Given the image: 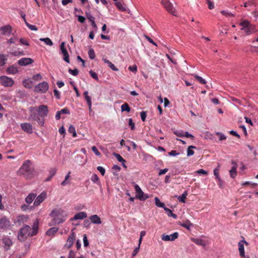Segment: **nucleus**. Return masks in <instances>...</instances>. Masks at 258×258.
Returning a JSON list of instances; mask_svg holds the SVG:
<instances>
[{
    "instance_id": "40",
    "label": "nucleus",
    "mask_w": 258,
    "mask_h": 258,
    "mask_svg": "<svg viewBox=\"0 0 258 258\" xmlns=\"http://www.w3.org/2000/svg\"><path fill=\"white\" fill-rule=\"evenodd\" d=\"M91 180L94 183H96L97 184L100 183V181H99L98 176L96 174H94L91 177Z\"/></svg>"
},
{
    "instance_id": "34",
    "label": "nucleus",
    "mask_w": 258,
    "mask_h": 258,
    "mask_svg": "<svg viewBox=\"0 0 258 258\" xmlns=\"http://www.w3.org/2000/svg\"><path fill=\"white\" fill-rule=\"evenodd\" d=\"M7 57L6 55L4 54H0V67L3 66L7 60Z\"/></svg>"
},
{
    "instance_id": "23",
    "label": "nucleus",
    "mask_w": 258,
    "mask_h": 258,
    "mask_svg": "<svg viewBox=\"0 0 258 258\" xmlns=\"http://www.w3.org/2000/svg\"><path fill=\"white\" fill-rule=\"evenodd\" d=\"M18 68L15 65H12L8 67L6 70L7 74H16L18 72Z\"/></svg>"
},
{
    "instance_id": "14",
    "label": "nucleus",
    "mask_w": 258,
    "mask_h": 258,
    "mask_svg": "<svg viewBox=\"0 0 258 258\" xmlns=\"http://www.w3.org/2000/svg\"><path fill=\"white\" fill-rule=\"evenodd\" d=\"M46 193H41L35 199L34 202V206H38L46 198Z\"/></svg>"
},
{
    "instance_id": "9",
    "label": "nucleus",
    "mask_w": 258,
    "mask_h": 258,
    "mask_svg": "<svg viewBox=\"0 0 258 258\" xmlns=\"http://www.w3.org/2000/svg\"><path fill=\"white\" fill-rule=\"evenodd\" d=\"M39 116L41 117H44L47 115L48 113V107L47 105H41L37 109Z\"/></svg>"
},
{
    "instance_id": "53",
    "label": "nucleus",
    "mask_w": 258,
    "mask_h": 258,
    "mask_svg": "<svg viewBox=\"0 0 258 258\" xmlns=\"http://www.w3.org/2000/svg\"><path fill=\"white\" fill-rule=\"evenodd\" d=\"M218 180V184L219 185V187L220 188H223L224 186V181L221 179V178H219V179H217Z\"/></svg>"
},
{
    "instance_id": "36",
    "label": "nucleus",
    "mask_w": 258,
    "mask_h": 258,
    "mask_svg": "<svg viewBox=\"0 0 258 258\" xmlns=\"http://www.w3.org/2000/svg\"><path fill=\"white\" fill-rule=\"evenodd\" d=\"M220 167V164H219L218 166L214 169V171H213L214 175H215L216 179L220 178V175H219Z\"/></svg>"
},
{
    "instance_id": "38",
    "label": "nucleus",
    "mask_w": 258,
    "mask_h": 258,
    "mask_svg": "<svg viewBox=\"0 0 258 258\" xmlns=\"http://www.w3.org/2000/svg\"><path fill=\"white\" fill-rule=\"evenodd\" d=\"M68 132L70 133L73 134L72 135L74 138H75L77 137V134L76 132L75 128L73 125H71L69 126V129H68Z\"/></svg>"
},
{
    "instance_id": "32",
    "label": "nucleus",
    "mask_w": 258,
    "mask_h": 258,
    "mask_svg": "<svg viewBox=\"0 0 258 258\" xmlns=\"http://www.w3.org/2000/svg\"><path fill=\"white\" fill-rule=\"evenodd\" d=\"M164 210L166 212L167 215L169 217H172L175 219H177V216L176 214H173L171 210L167 207H165Z\"/></svg>"
},
{
    "instance_id": "31",
    "label": "nucleus",
    "mask_w": 258,
    "mask_h": 258,
    "mask_svg": "<svg viewBox=\"0 0 258 258\" xmlns=\"http://www.w3.org/2000/svg\"><path fill=\"white\" fill-rule=\"evenodd\" d=\"M155 202L156 206L158 207L162 208L164 209L166 207L164 203L161 202L158 197L155 198Z\"/></svg>"
},
{
    "instance_id": "21",
    "label": "nucleus",
    "mask_w": 258,
    "mask_h": 258,
    "mask_svg": "<svg viewBox=\"0 0 258 258\" xmlns=\"http://www.w3.org/2000/svg\"><path fill=\"white\" fill-rule=\"evenodd\" d=\"M245 243L246 244H247V242L245 241L244 240H242L239 242L238 243V249L239 251V254L240 255L243 257H244V245L243 243Z\"/></svg>"
},
{
    "instance_id": "60",
    "label": "nucleus",
    "mask_w": 258,
    "mask_h": 258,
    "mask_svg": "<svg viewBox=\"0 0 258 258\" xmlns=\"http://www.w3.org/2000/svg\"><path fill=\"white\" fill-rule=\"evenodd\" d=\"M168 171V168L161 169V170H160V171L159 172L158 175L161 176L162 175H163V174H165Z\"/></svg>"
},
{
    "instance_id": "18",
    "label": "nucleus",
    "mask_w": 258,
    "mask_h": 258,
    "mask_svg": "<svg viewBox=\"0 0 258 258\" xmlns=\"http://www.w3.org/2000/svg\"><path fill=\"white\" fill-rule=\"evenodd\" d=\"M2 242L4 244V247L5 250H8L10 249V246L12 245L13 243L11 239L8 237H5L2 239Z\"/></svg>"
},
{
    "instance_id": "19",
    "label": "nucleus",
    "mask_w": 258,
    "mask_h": 258,
    "mask_svg": "<svg viewBox=\"0 0 258 258\" xmlns=\"http://www.w3.org/2000/svg\"><path fill=\"white\" fill-rule=\"evenodd\" d=\"M0 32L2 35L9 36L12 32V27L10 25L1 27Z\"/></svg>"
},
{
    "instance_id": "56",
    "label": "nucleus",
    "mask_w": 258,
    "mask_h": 258,
    "mask_svg": "<svg viewBox=\"0 0 258 258\" xmlns=\"http://www.w3.org/2000/svg\"><path fill=\"white\" fill-rule=\"evenodd\" d=\"M141 117L142 121H145L147 117L146 112L144 111H142L141 112Z\"/></svg>"
},
{
    "instance_id": "11",
    "label": "nucleus",
    "mask_w": 258,
    "mask_h": 258,
    "mask_svg": "<svg viewBox=\"0 0 258 258\" xmlns=\"http://www.w3.org/2000/svg\"><path fill=\"white\" fill-rule=\"evenodd\" d=\"M76 238V235L75 232L72 231L70 236H69L67 242L64 246L68 248H70L74 244V241Z\"/></svg>"
},
{
    "instance_id": "35",
    "label": "nucleus",
    "mask_w": 258,
    "mask_h": 258,
    "mask_svg": "<svg viewBox=\"0 0 258 258\" xmlns=\"http://www.w3.org/2000/svg\"><path fill=\"white\" fill-rule=\"evenodd\" d=\"M39 40L41 41H43L47 45L52 46L53 45L52 41L50 38L48 37L40 38Z\"/></svg>"
},
{
    "instance_id": "46",
    "label": "nucleus",
    "mask_w": 258,
    "mask_h": 258,
    "mask_svg": "<svg viewBox=\"0 0 258 258\" xmlns=\"http://www.w3.org/2000/svg\"><path fill=\"white\" fill-rule=\"evenodd\" d=\"M128 125L131 127L132 130H134L135 128V123L133 122V120L132 118L128 119Z\"/></svg>"
},
{
    "instance_id": "43",
    "label": "nucleus",
    "mask_w": 258,
    "mask_h": 258,
    "mask_svg": "<svg viewBox=\"0 0 258 258\" xmlns=\"http://www.w3.org/2000/svg\"><path fill=\"white\" fill-rule=\"evenodd\" d=\"M115 5L119 10H121L122 11H125V9L123 6L121 2L116 1L115 3Z\"/></svg>"
},
{
    "instance_id": "3",
    "label": "nucleus",
    "mask_w": 258,
    "mask_h": 258,
    "mask_svg": "<svg viewBox=\"0 0 258 258\" xmlns=\"http://www.w3.org/2000/svg\"><path fill=\"white\" fill-rule=\"evenodd\" d=\"M35 169L30 160L24 161L18 170V173L27 179H31L34 176Z\"/></svg>"
},
{
    "instance_id": "37",
    "label": "nucleus",
    "mask_w": 258,
    "mask_h": 258,
    "mask_svg": "<svg viewBox=\"0 0 258 258\" xmlns=\"http://www.w3.org/2000/svg\"><path fill=\"white\" fill-rule=\"evenodd\" d=\"M193 149H196V147L194 146H190L188 147L187 150V156H190L194 154L195 152L193 151Z\"/></svg>"
},
{
    "instance_id": "4",
    "label": "nucleus",
    "mask_w": 258,
    "mask_h": 258,
    "mask_svg": "<svg viewBox=\"0 0 258 258\" xmlns=\"http://www.w3.org/2000/svg\"><path fill=\"white\" fill-rule=\"evenodd\" d=\"M239 25L241 27L240 29L247 35H249L256 31L255 26L247 20L242 19L239 23Z\"/></svg>"
},
{
    "instance_id": "42",
    "label": "nucleus",
    "mask_w": 258,
    "mask_h": 258,
    "mask_svg": "<svg viewBox=\"0 0 258 258\" xmlns=\"http://www.w3.org/2000/svg\"><path fill=\"white\" fill-rule=\"evenodd\" d=\"M88 55L90 59H94L95 57L94 50L93 49H90L88 51Z\"/></svg>"
},
{
    "instance_id": "47",
    "label": "nucleus",
    "mask_w": 258,
    "mask_h": 258,
    "mask_svg": "<svg viewBox=\"0 0 258 258\" xmlns=\"http://www.w3.org/2000/svg\"><path fill=\"white\" fill-rule=\"evenodd\" d=\"M216 135L219 137V140L220 141L224 140L226 139V137L222 133L220 132H216Z\"/></svg>"
},
{
    "instance_id": "57",
    "label": "nucleus",
    "mask_w": 258,
    "mask_h": 258,
    "mask_svg": "<svg viewBox=\"0 0 258 258\" xmlns=\"http://www.w3.org/2000/svg\"><path fill=\"white\" fill-rule=\"evenodd\" d=\"M32 79L36 81H39L42 79V77L40 74H38L37 75H34L32 77Z\"/></svg>"
},
{
    "instance_id": "45",
    "label": "nucleus",
    "mask_w": 258,
    "mask_h": 258,
    "mask_svg": "<svg viewBox=\"0 0 258 258\" xmlns=\"http://www.w3.org/2000/svg\"><path fill=\"white\" fill-rule=\"evenodd\" d=\"M221 13L227 17H231L234 16V15H233L232 13L228 12L225 10L222 11L221 12Z\"/></svg>"
},
{
    "instance_id": "50",
    "label": "nucleus",
    "mask_w": 258,
    "mask_h": 258,
    "mask_svg": "<svg viewBox=\"0 0 258 258\" xmlns=\"http://www.w3.org/2000/svg\"><path fill=\"white\" fill-rule=\"evenodd\" d=\"M69 72L73 76H77L79 73V71L76 69L74 70H72L70 69L69 70Z\"/></svg>"
},
{
    "instance_id": "8",
    "label": "nucleus",
    "mask_w": 258,
    "mask_h": 258,
    "mask_svg": "<svg viewBox=\"0 0 258 258\" xmlns=\"http://www.w3.org/2000/svg\"><path fill=\"white\" fill-rule=\"evenodd\" d=\"M0 81L2 85L5 87H11L14 84L13 79L6 76L0 77Z\"/></svg>"
},
{
    "instance_id": "51",
    "label": "nucleus",
    "mask_w": 258,
    "mask_h": 258,
    "mask_svg": "<svg viewBox=\"0 0 258 258\" xmlns=\"http://www.w3.org/2000/svg\"><path fill=\"white\" fill-rule=\"evenodd\" d=\"M92 150L96 156H100L101 155L100 152L98 151L96 147L93 146L92 147Z\"/></svg>"
},
{
    "instance_id": "2",
    "label": "nucleus",
    "mask_w": 258,
    "mask_h": 258,
    "mask_svg": "<svg viewBox=\"0 0 258 258\" xmlns=\"http://www.w3.org/2000/svg\"><path fill=\"white\" fill-rule=\"evenodd\" d=\"M38 229V222L34 223L33 228H31L28 225H25L22 228L18 234V239L21 241H25L28 236H33L37 233Z\"/></svg>"
},
{
    "instance_id": "33",
    "label": "nucleus",
    "mask_w": 258,
    "mask_h": 258,
    "mask_svg": "<svg viewBox=\"0 0 258 258\" xmlns=\"http://www.w3.org/2000/svg\"><path fill=\"white\" fill-rule=\"evenodd\" d=\"M121 111L129 112L131 111V107L127 103H124L121 106Z\"/></svg>"
},
{
    "instance_id": "15",
    "label": "nucleus",
    "mask_w": 258,
    "mask_h": 258,
    "mask_svg": "<svg viewBox=\"0 0 258 258\" xmlns=\"http://www.w3.org/2000/svg\"><path fill=\"white\" fill-rule=\"evenodd\" d=\"M21 128L25 132L31 134L32 133L33 129L32 126L31 124L29 123H22L20 125Z\"/></svg>"
},
{
    "instance_id": "24",
    "label": "nucleus",
    "mask_w": 258,
    "mask_h": 258,
    "mask_svg": "<svg viewBox=\"0 0 258 258\" xmlns=\"http://www.w3.org/2000/svg\"><path fill=\"white\" fill-rule=\"evenodd\" d=\"M102 60L104 63L107 64L108 67L113 71H117L118 70L110 60L104 58H102Z\"/></svg>"
},
{
    "instance_id": "22",
    "label": "nucleus",
    "mask_w": 258,
    "mask_h": 258,
    "mask_svg": "<svg viewBox=\"0 0 258 258\" xmlns=\"http://www.w3.org/2000/svg\"><path fill=\"white\" fill-rule=\"evenodd\" d=\"M89 219L93 224H100L101 223L100 218L97 215H93L90 216Z\"/></svg>"
},
{
    "instance_id": "64",
    "label": "nucleus",
    "mask_w": 258,
    "mask_h": 258,
    "mask_svg": "<svg viewBox=\"0 0 258 258\" xmlns=\"http://www.w3.org/2000/svg\"><path fill=\"white\" fill-rule=\"evenodd\" d=\"M56 169L55 168H51L49 170L50 176L51 177H53L56 174Z\"/></svg>"
},
{
    "instance_id": "58",
    "label": "nucleus",
    "mask_w": 258,
    "mask_h": 258,
    "mask_svg": "<svg viewBox=\"0 0 258 258\" xmlns=\"http://www.w3.org/2000/svg\"><path fill=\"white\" fill-rule=\"evenodd\" d=\"M140 248V247L139 246H138V247H136L135 249L133 250V253H132L133 257H134L135 256H136L137 254V253H138V252L139 251Z\"/></svg>"
},
{
    "instance_id": "12",
    "label": "nucleus",
    "mask_w": 258,
    "mask_h": 258,
    "mask_svg": "<svg viewBox=\"0 0 258 258\" xmlns=\"http://www.w3.org/2000/svg\"><path fill=\"white\" fill-rule=\"evenodd\" d=\"M64 44H65V43L64 42H61V43L60 44V48L61 53H62V54L63 55V60L69 63L70 62L69 55L68 53L67 50L64 47Z\"/></svg>"
},
{
    "instance_id": "16",
    "label": "nucleus",
    "mask_w": 258,
    "mask_h": 258,
    "mask_svg": "<svg viewBox=\"0 0 258 258\" xmlns=\"http://www.w3.org/2000/svg\"><path fill=\"white\" fill-rule=\"evenodd\" d=\"M33 62V60L31 58L23 57L18 61V63L21 66H26L31 64Z\"/></svg>"
},
{
    "instance_id": "55",
    "label": "nucleus",
    "mask_w": 258,
    "mask_h": 258,
    "mask_svg": "<svg viewBox=\"0 0 258 258\" xmlns=\"http://www.w3.org/2000/svg\"><path fill=\"white\" fill-rule=\"evenodd\" d=\"M20 42L22 44L25 45L27 46L29 45V43L28 42L27 40L24 38H20Z\"/></svg>"
},
{
    "instance_id": "49",
    "label": "nucleus",
    "mask_w": 258,
    "mask_h": 258,
    "mask_svg": "<svg viewBox=\"0 0 258 258\" xmlns=\"http://www.w3.org/2000/svg\"><path fill=\"white\" fill-rule=\"evenodd\" d=\"M89 74H90V76L93 79H94L95 80H96L97 81L98 80V77L97 74L95 72H93L92 71H90L89 72Z\"/></svg>"
},
{
    "instance_id": "48",
    "label": "nucleus",
    "mask_w": 258,
    "mask_h": 258,
    "mask_svg": "<svg viewBox=\"0 0 258 258\" xmlns=\"http://www.w3.org/2000/svg\"><path fill=\"white\" fill-rule=\"evenodd\" d=\"M43 117H41L40 116H37L36 119L35 120H36L39 125H42L44 124V119Z\"/></svg>"
},
{
    "instance_id": "7",
    "label": "nucleus",
    "mask_w": 258,
    "mask_h": 258,
    "mask_svg": "<svg viewBox=\"0 0 258 258\" xmlns=\"http://www.w3.org/2000/svg\"><path fill=\"white\" fill-rule=\"evenodd\" d=\"M48 89V84L46 82L39 83L34 87V91L38 93H43Z\"/></svg>"
},
{
    "instance_id": "41",
    "label": "nucleus",
    "mask_w": 258,
    "mask_h": 258,
    "mask_svg": "<svg viewBox=\"0 0 258 258\" xmlns=\"http://www.w3.org/2000/svg\"><path fill=\"white\" fill-rule=\"evenodd\" d=\"M113 155L119 162H126V161L119 154L116 153H114Z\"/></svg>"
},
{
    "instance_id": "61",
    "label": "nucleus",
    "mask_w": 258,
    "mask_h": 258,
    "mask_svg": "<svg viewBox=\"0 0 258 258\" xmlns=\"http://www.w3.org/2000/svg\"><path fill=\"white\" fill-rule=\"evenodd\" d=\"M207 1V4L208 5V8L212 10L214 8V5L213 2H211L210 0H206Z\"/></svg>"
},
{
    "instance_id": "62",
    "label": "nucleus",
    "mask_w": 258,
    "mask_h": 258,
    "mask_svg": "<svg viewBox=\"0 0 258 258\" xmlns=\"http://www.w3.org/2000/svg\"><path fill=\"white\" fill-rule=\"evenodd\" d=\"M128 70L133 72H136L137 71V67L136 65H134L133 66H130L128 67Z\"/></svg>"
},
{
    "instance_id": "54",
    "label": "nucleus",
    "mask_w": 258,
    "mask_h": 258,
    "mask_svg": "<svg viewBox=\"0 0 258 258\" xmlns=\"http://www.w3.org/2000/svg\"><path fill=\"white\" fill-rule=\"evenodd\" d=\"M83 242H84V245L85 247H87L89 245V242L87 240V237L86 234H84L83 235Z\"/></svg>"
},
{
    "instance_id": "44",
    "label": "nucleus",
    "mask_w": 258,
    "mask_h": 258,
    "mask_svg": "<svg viewBox=\"0 0 258 258\" xmlns=\"http://www.w3.org/2000/svg\"><path fill=\"white\" fill-rule=\"evenodd\" d=\"M25 24L31 30L37 31L38 30L36 26L28 23L26 21H25Z\"/></svg>"
},
{
    "instance_id": "30",
    "label": "nucleus",
    "mask_w": 258,
    "mask_h": 258,
    "mask_svg": "<svg viewBox=\"0 0 258 258\" xmlns=\"http://www.w3.org/2000/svg\"><path fill=\"white\" fill-rule=\"evenodd\" d=\"M187 196V191H185L181 196L178 197L177 199L179 202L184 203L185 202V199L186 198Z\"/></svg>"
},
{
    "instance_id": "20",
    "label": "nucleus",
    "mask_w": 258,
    "mask_h": 258,
    "mask_svg": "<svg viewBox=\"0 0 258 258\" xmlns=\"http://www.w3.org/2000/svg\"><path fill=\"white\" fill-rule=\"evenodd\" d=\"M87 216V214L84 212H80L76 214L74 216L71 218V221L76 220L78 219H83Z\"/></svg>"
},
{
    "instance_id": "17",
    "label": "nucleus",
    "mask_w": 258,
    "mask_h": 258,
    "mask_svg": "<svg viewBox=\"0 0 258 258\" xmlns=\"http://www.w3.org/2000/svg\"><path fill=\"white\" fill-rule=\"evenodd\" d=\"M10 222L6 217H3L0 219V229H7L10 226Z\"/></svg>"
},
{
    "instance_id": "10",
    "label": "nucleus",
    "mask_w": 258,
    "mask_h": 258,
    "mask_svg": "<svg viewBox=\"0 0 258 258\" xmlns=\"http://www.w3.org/2000/svg\"><path fill=\"white\" fill-rule=\"evenodd\" d=\"M178 233L176 232L173 233L172 234L166 235V234H163L161 235V239L163 241H174L178 237Z\"/></svg>"
},
{
    "instance_id": "26",
    "label": "nucleus",
    "mask_w": 258,
    "mask_h": 258,
    "mask_svg": "<svg viewBox=\"0 0 258 258\" xmlns=\"http://www.w3.org/2000/svg\"><path fill=\"white\" fill-rule=\"evenodd\" d=\"M58 231V228L52 227L49 229L46 232V234L48 236H52Z\"/></svg>"
},
{
    "instance_id": "59",
    "label": "nucleus",
    "mask_w": 258,
    "mask_h": 258,
    "mask_svg": "<svg viewBox=\"0 0 258 258\" xmlns=\"http://www.w3.org/2000/svg\"><path fill=\"white\" fill-rule=\"evenodd\" d=\"M196 173L198 174H202L204 175H207L208 172L203 169H200L196 171Z\"/></svg>"
},
{
    "instance_id": "39",
    "label": "nucleus",
    "mask_w": 258,
    "mask_h": 258,
    "mask_svg": "<svg viewBox=\"0 0 258 258\" xmlns=\"http://www.w3.org/2000/svg\"><path fill=\"white\" fill-rule=\"evenodd\" d=\"M193 76L201 84H205L206 83V81L204 79H203L202 77L199 76L198 75L194 74V75H193Z\"/></svg>"
},
{
    "instance_id": "13",
    "label": "nucleus",
    "mask_w": 258,
    "mask_h": 258,
    "mask_svg": "<svg viewBox=\"0 0 258 258\" xmlns=\"http://www.w3.org/2000/svg\"><path fill=\"white\" fill-rule=\"evenodd\" d=\"M231 164L233 166L229 170L230 176L231 178H234L237 175V168L238 166L237 163L234 160L231 161Z\"/></svg>"
},
{
    "instance_id": "27",
    "label": "nucleus",
    "mask_w": 258,
    "mask_h": 258,
    "mask_svg": "<svg viewBox=\"0 0 258 258\" xmlns=\"http://www.w3.org/2000/svg\"><path fill=\"white\" fill-rule=\"evenodd\" d=\"M191 240L195 243L199 245H202L205 246L206 245V243L205 241L202 239L200 238H192Z\"/></svg>"
},
{
    "instance_id": "29",
    "label": "nucleus",
    "mask_w": 258,
    "mask_h": 258,
    "mask_svg": "<svg viewBox=\"0 0 258 258\" xmlns=\"http://www.w3.org/2000/svg\"><path fill=\"white\" fill-rule=\"evenodd\" d=\"M180 225L189 230L190 229V227L192 226V224L189 220H186L181 223Z\"/></svg>"
},
{
    "instance_id": "5",
    "label": "nucleus",
    "mask_w": 258,
    "mask_h": 258,
    "mask_svg": "<svg viewBox=\"0 0 258 258\" xmlns=\"http://www.w3.org/2000/svg\"><path fill=\"white\" fill-rule=\"evenodd\" d=\"M161 4L169 13L174 16H177V12L169 0H162Z\"/></svg>"
},
{
    "instance_id": "63",
    "label": "nucleus",
    "mask_w": 258,
    "mask_h": 258,
    "mask_svg": "<svg viewBox=\"0 0 258 258\" xmlns=\"http://www.w3.org/2000/svg\"><path fill=\"white\" fill-rule=\"evenodd\" d=\"M75 256L76 254L75 252L73 250H71L69 253L68 258H75Z\"/></svg>"
},
{
    "instance_id": "6",
    "label": "nucleus",
    "mask_w": 258,
    "mask_h": 258,
    "mask_svg": "<svg viewBox=\"0 0 258 258\" xmlns=\"http://www.w3.org/2000/svg\"><path fill=\"white\" fill-rule=\"evenodd\" d=\"M134 187L137 193V195H136V198L137 199H138L141 201H145L149 198V196L148 195L144 194L138 184H135Z\"/></svg>"
},
{
    "instance_id": "25",
    "label": "nucleus",
    "mask_w": 258,
    "mask_h": 258,
    "mask_svg": "<svg viewBox=\"0 0 258 258\" xmlns=\"http://www.w3.org/2000/svg\"><path fill=\"white\" fill-rule=\"evenodd\" d=\"M36 196V194H30L25 199V202L28 204H31Z\"/></svg>"
},
{
    "instance_id": "1",
    "label": "nucleus",
    "mask_w": 258,
    "mask_h": 258,
    "mask_svg": "<svg viewBox=\"0 0 258 258\" xmlns=\"http://www.w3.org/2000/svg\"><path fill=\"white\" fill-rule=\"evenodd\" d=\"M49 216L52 219L48 225L49 226H52L64 222L67 219L68 213L62 208L56 207L51 211Z\"/></svg>"
},
{
    "instance_id": "52",
    "label": "nucleus",
    "mask_w": 258,
    "mask_h": 258,
    "mask_svg": "<svg viewBox=\"0 0 258 258\" xmlns=\"http://www.w3.org/2000/svg\"><path fill=\"white\" fill-rule=\"evenodd\" d=\"M97 169L100 172L102 175H104L105 173V170L103 167L98 166Z\"/></svg>"
},
{
    "instance_id": "28",
    "label": "nucleus",
    "mask_w": 258,
    "mask_h": 258,
    "mask_svg": "<svg viewBox=\"0 0 258 258\" xmlns=\"http://www.w3.org/2000/svg\"><path fill=\"white\" fill-rule=\"evenodd\" d=\"M23 85L25 88H31L33 86V82L32 81L27 80H24L23 81Z\"/></svg>"
}]
</instances>
